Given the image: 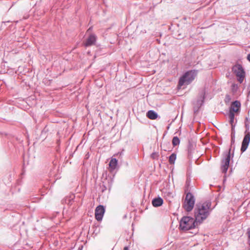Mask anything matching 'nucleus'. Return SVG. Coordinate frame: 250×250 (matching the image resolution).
<instances>
[{
  "mask_svg": "<svg viewBox=\"0 0 250 250\" xmlns=\"http://www.w3.org/2000/svg\"><path fill=\"white\" fill-rule=\"evenodd\" d=\"M211 202L209 200L196 205L194 212L195 218L199 224L209 216L212 210L214 208V207L211 208Z\"/></svg>",
  "mask_w": 250,
  "mask_h": 250,
  "instance_id": "obj_1",
  "label": "nucleus"
},
{
  "mask_svg": "<svg viewBox=\"0 0 250 250\" xmlns=\"http://www.w3.org/2000/svg\"><path fill=\"white\" fill-rule=\"evenodd\" d=\"M197 74V70H191L185 73L180 78L178 84V88H184L189 84L195 79Z\"/></svg>",
  "mask_w": 250,
  "mask_h": 250,
  "instance_id": "obj_2",
  "label": "nucleus"
},
{
  "mask_svg": "<svg viewBox=\"0 0 250 250\" xmlns=\"http://www.w3.org/2000/svg\"><path fill=\"white\" fill-rule=\"evenodd\" d=\"M199 224L196 219L189 216H184L180 222L179 228L183 230H188L194 228Z\"/></svg>",
  "mask_w": 250,
  "mask_h": 250,
  "instance_id": "obj_3",
  "label": "nucleus"
},
{
  "mask_svg": "<svg viewBox=\"0 0 250 250\" xmlns=\"http://www.w3.org/2000/svg\"><path fill=\"white\" fill-rule=\"evenodd\" d=\"M195 200L192 194L188 192L187 194L183 203V208L187 211H190L193 209Z\"/></svg>",
  "mask_w": 250,
  "mask_h": 250,
  "instance_id": "obj_4",
  "label": "nucleus"
},
{
  "mask_svg": "<svg viewBox=\"0 0 250 250\" xmlns=\"http://www.w3.org/2000/svg\"><path fill=\"white\" fill-rule=\"evenodd\" d=\"M233 73L237 77V81L240 83H242L245 77V72L241 64H237L232 68Z\"/></svg>",
  "mask_w": 250,
  "mask_h": 250,
  "instance_id": "obj_5",
  "label": "nucleus"
},
{
  "mask_svg": "<svg viewBox=\"0 0 250 250\" xmlns=\"http://www.w3.org/2000/svg\"><path fill=\"white\" fill-rule=\"evenodd\" d=\"M230 150V148L229 152L226 154L225 158L222 160L221 169L223 173L227 172L231 158Z\"/></svg>",
  "mask_w": 250,
  "mask_h": 250,
  "instance_id": "obj_6",
  "label": "nucleus"
},
{
  "mask_svg": "<svg viewBox=\"0 0 250 250\" xmlns=\"http://www.w3.org/2000/svg\"><path fill=\"white\" fill-rule=\"evenodd\" d=\"M249 128L245 132V136L242 141L241 151L245 152L247 149L250 142V132L248 131Z\"/></svg>",
  "mask_w": 250,
  "mask_h": 250,
  "instance_id": "obj_7",
  "label": "nucleus"
},
{
  "mask_svg": "<svg viewBox=\"0 0 250 250\" xmlns=\"http://www.w3.org/2000/svg\"><path fill=\"white\" fill-rule=\"evenodd\" d=\"M105 212V208L103 206L99 205L95 209V216L96 219L100 221L102 220L103 215Z\"/></svg>",
  "mask_w": 250,
  "mask_h": 250,
  "instance_id": "obj_8",
  "label": "nucleus"
},
{
  "mask_svg": "<svg viewBox=\"0 0 250 250\" xmlns=\"http://www.w3.org/2000/svg\"><path fill=\"white\" fill-rule=\"evenodd\" d=\"M240 106L241 104L240 102L235 101L231 103L229 112H237L239 111Z\"/></svg>",
  "mask_w": 250,
  "mask_h": 250,
  "instance_id": "obj_9",
  "label": "nucleus"
},
{
  "mask_svg": "<svg viewBox=\"0 0 250 250\" xmlns=\"http://www.w3.org/2000/svg\"><path fill=\"white\" fill-rule=\"evenodd\" d=\"M96 41V36L94 34H91L84 43L85 46H89L94 44Z\"/></svg>",
  "mask_w": 250,
  "mask_h": 250,
  "instance_id": "obj_10",
  "label": "nucleus"
},
{
  "mask_svg": "<svg viewBox=\"0 0 250 250\" xmlns=\"http://www.w3.org/2000/svg\"><path fill=\"white\" fill-rule=\"evenodd\" d=\"M75 198V195L74 194H71L68 196H66L62 201L63 203L68 205H71L74 201Z\"/></svg>",
  "mask_w": 250,
  "mask_h": 250,
  "instance_id": "obj_11",
  "label": "nucleus"
},
{
  "mask_svg": "<svg viewBox=\"0 0 250 250\" xmlns=\"http://www.w3.org/2000/svg\"><path fill=\"white\" fill-rule=\"evenodd\" d=\"M163 203V200L161 197L154 198L152 201V204L155 207H160L162 205Z\"/></svg>",
  "mask_w": 250,
  "mask_h": 250,
  "instance_id": "obj_12",
  "label": "nucleus"
},
{
  "mask_svg": "<svg viewBox=\"0 0 250 250\" xmlns=\"http://www.w3.org/2000/svg\"><path fill=\"white\" fill-rule=\"evenodd\" d=\"M147 117L151 120H155L158 117L157 113L153 110H149L146 113Z\"/></svg>",
  "mask_w": 250,
  "mask_h": 250,
  "instance_id": "obj_13",
  "label": "nucleus"
},
{
  "mask_svg": "<svg viewBox=\"0 0 250 250\" xmlns=\"http://www.w3.org/2000/svg\"><path fill=\"white\" fill-rule=\"evenodd\" d=\"M118 161L116 158H112L109 162V166L111 170H114L117 166Z\"/></svg>",
  "mask_w": 250,
  "mask_h": 250,
  "instance_id": "obj_14",
  "label": "nucleus"
},
{
  "mask_svg": "<svg viewBox=\"0 0 250 250\" xmlns=\"http://www.w3.org/2000/svg\"><path fill=\"white\" fill-rule=\"evenodd\" d=\"M234 117H235L234 113L232 112H229V122L231 125V128L232 129L234 128L233 123L234 122Z\"/></svg>",
  "mask_w": 250,
  "mask_h": 250,
  "instance_id": "obj_15",
  "label": "nucleus"
},
{
  "mask_svg": "<svg viewBox=\"0 0 250 250\" xmlns=\"http://www.w3.org/2000/svg\"><path fill=\"white\" fill-rule=\"evenodd\" d=\"M205 92L204 90H202V91L200 93V100L198 101V102H200V103L198 104H199L201 105L203 103L204 100L205 98Z\"/></svg>",
  "mask_w": 250,
  "mask_h": 250,
  "instance_id": "obj_16",
  "label": "nucleus"
},
{
  "mask_svg": "<svg viewBox=\"0 0 250 250\" xmlns=\"http://www.w3.org/2000/svg\"><path fill=\"white\" fill-rule=\"evenodd\" d=\"M176 159V155L175 153H172L169 157V163L170 164H173L174 163V162Z\"/></svg>",
  "mask_w": 250,
  "mask_h": 250,
  "instance_id": "obj_17",
  "label": "nucleus"
},
{
  "mask_svg": "<svg viewBox=\"0 0 250 250\" xmlns=\"http://www.w3.org/2000/svg\"><path fill=\"white\" fill-rule=\"evenodd\" d=\"M172 145L173 146H176L180 143V140L177 137H174L172 139Z\"/></svg>",
  "mask_w": 250,
  "mask_h": 250,
  "instance_id": "obj_18",
  "label": "nucleus"
},
{
  "mask_svg": "<svg viewBox=\"0 0 250 250\" xmlns=\"http://www.w3.org/2000/svg\"><path fill=\"white\" fill-rule=\"evenodd\" d=\"M231 145H232L233 144H234V142H235V132H234V128H233V129L231 128Z\"/></svg>",
  "mask_w": 250,
  "mask_h": 250,
  "instance_id": "obj_19",
  "label": "nucleus"
},
{
  "mask_svg": "<svg viewBox=\"0 0 250 250\" xmlns=\"http://www.w3.org/2000/svg\"><path fill=\"white\" fill-rule=\"evenodd\" d=\"M238 89V85L237 84L233 83L231 85V90L232 92L235 93Z\"/></svg>",
  "mask_w": 250,
  "mask_h": 250,
  "instance_id": "obj_20",
  "label": "nucleus"
},
{
  "mask_svg": "<svg viewBox=\"0 0 250 250\" xmlns=\"http://www.w3.org/2000/svg\"><path fill=\"white\" fill-rule=\"evenodd\" d=\"M247 233L248 234V244H249V246H250V228H249L248 229Z\"/></svg>",
  "mask_w": 250,
  "mask_h": 250,
  "instance_id": "obj_21",
  "label": "nucleus"
},
{
  "mask_svg": "<svg viewBox=\"0 0 250 250\" xmlns=\"http://www.w3.org/2000/svg\"><path fill=\"white\" fill-rule=\"evenodd\" d=\"M158 157V154L157 153H153L152 154H151V157L153 158V159H155L157 157Z\"/></svg>",
  "mask_w": 250,
  "mask_h": 250,
  "instance_id": "obj_22",
  "label": "nucleus"
},
{
  "mask_svg": "<svg viewBox=\"0 0 250 250\" xmlns=\"http://www.w3.org/2000/svg\"><path fill=\"white\" fill-rule=\"evenodd\" d=\"M123 151H124V150H123V151H122L121 152H118L116 154V155H119L120 156H122L123 155Z\"/></svg>",
  "mask_w": 250,
  "mask_h": 250,
  "instance_id": "obj_23",
  "label": "nucleus"
},
{
  "mask_svg": "<svg viewBox=\"0 0 250 250\" xmlns=\"http://www.w3.org/2000/svg\"><path fill=\"white\" fill-rule=\"evenodd\" d=\"M247 59L250 62V54L248 55V56H247Z\"/></svg>",
  "mask_w": 250,
  "mask_h": 250,
  "instance_id": "obj_24",
  "label": "nucleus"
},
{
  "mask_svg": "<svg viewBox=\"0 0 250 250\" xmlns=\"http://www.w3.org/2000/svg\"><path fill=\"white\" fill-rule=\"evenodd\" d=\"M128 250V248L127 247H125L124 250Z\"/></svg>",
  "mask_w": 250,
  "mask_h": 250,
  "instance_id": "obj_25",
  "label": "nucleus"
}]
</instances>
